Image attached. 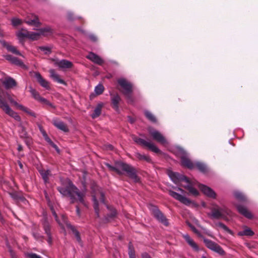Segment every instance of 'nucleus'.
<instances>
[{
  "instance_id": "nucleus-38",
  "label": "nucleus",
  "mask_w": 258,
  "mask_h": 258,
  "mask_svg": "<svg viewBox=\"0 0 258 258\" xmlns=\"http://www.w3.org/2000/svg\"><path fill=\"white\" fill-rule=\"evenodd\" d=\"M197 168L201 171L205 172L207 171V168L206 165L201 162H197L196 164Z\"/></svg>"
},
{
  "instance_id": "nucleus-63",
  "label": "nucleus",
  "mask_w": 258,
  "mask_h": 258,
  "mask_svg": "<svg viewBox=\"0 0 258 258\" xmlns=\"http://www.w3.org/2000/svg\"><path fill=\"white\" fill-rule=\"evenodd\" d=\"M177 190L180 191L181 192L183 193L184 192V190L182 189L181 188L178 187L177 188Z\"/></svg>"
},
{
  "instance_id": "nucleus-42",
  "label": "nucleus",
  "mask_w": 258,
  "mask_h": 258,
  "mask_svg": "<svg viewBox=\"0 0 258 258\" xmlns=\"http://www.w3.org/2000/svg\"><path fill=\"white\" fill-rule=\"evenodd\" d=\"M234 196L235 198H236L237 200L241 201H246V198L245 196L242 194L241 192H235L234 193Z\"/></svg>"
},
{
  "instance_id": "nucleus-29",
  "label": "nucleus",
  "mask_w": 258,
  "mask_h": 258,
  "mask_svg": "<svg viewBox=\"0 0 258 258\" xmlns=\"http://www.w3.org/2000/svg\"><path fill=\"white\" fill-rule=\"evenodd\" d=\"M39 172L44 180L45 183L48 182V176L50 175V171L48 170H45L44 169L39 171Z\"/></svg>"
},
{
  "instance_id": "nucleus-6",
  "label": "nucleus",
  "mask_w": 258,
  "mask_h": 258,
  "mask_svg": "<svg viewBox=\"0 0 258 258\" xmlns=\"http://www.w3.org/2000/svg\"><path fill=\"white\" fill-rule=\"evenodd\" d=\"M117 82L123 89V94L126 96L128 102H132V93L133 92V86L132 84L123 78L118 79Z\"/></svg>"
},
{
  "instance_id": "nucleus-47",
  "label": "nucleus",
  "mask_w": 258,
  "mask_h": 258,
  "mask_svg": "<svg viewBox=\"0 0 258 258\" xmlns=\"http://www.w3.org/2000/svg\"><path fill=\"white\" fill-rule=\"evenodd\" d=\"M187 225L195 233L197 234L199 236L202 237L201 233L193 225L189 223H187Z\"/></svg>"
},
{
  "instance_id": "nucleus-17",
  "label": "nucleus",
  "mask_w": 258,
  "mask_h": 258,
  "mask_svg": "<svg viewBox=\"0 0 258 258\" xmlns=\"http://www.w3.org/2000/svg\"><path fill=\"white\" fill-rule=\"evenodd\" d=\"M51 211L53 215L54 216L55 220L57 221V222L62 227H63L64 225H66L67 226L69 227L70 228V226H71L70 224L68 223L67 217L64 215H61V221H60L58 218L57 214H56L55 212L54 211V210L51 208Z\"/></svg>"
},
{
  "instance_id": "nucleus-62",
  "label": "nucleus",
  "mask_w": 258,
  "mask_h": 258,
  "mask_svg": "<svg viewBox=\"0 0 258 258\" xmlns=\"http://www.w3.org/2000/svg\"><path fill=\"white\" fill-rule=\"evenodd\" d=\"M18 150L20 151L22 150V146L21 145H19L18 147Z\"/></svg>"
},
{
  "instance_id": "nucleus-32",
  "label": "nucleus",
  "mask_w": 258,
  "mask_h": 258,
  "mask_svg": "<svg viewBox=\"0 0 258 258\" xmlns=\"http://www.w3.org/2000/svg\"><path fill=\"white\" fill-rule=\"evenodd\" d=\"M18 38L20 39H23L25 38H28L29 31L26 30H22L17 33Z\"/></svg>"
},
{
  "instance_id": "nucleus-35",
  "label": "nucleus",
  "mask_w": 258,
  "mask_h": 258,
  "mask_svg": "<svg viewBox=\"0 0 258 258\" xmlns=\"http://www.w3.org/2000/svg\"><path fill=\"white\" fill-rule=\"evenodd\" d=\"M18 109L24 111V112H25L26 113H27V114H28L29 115L33 116V117H36L35 114L34 112H33L29 108L24 106L23 105H22L21 104V105L19 106Z\"/></svg>"
},
{
  "instance_id": "nucleus-59",
  "label": "nucleus",
  "mask_w": 258,
  "mask_h": 258,
  "mask_svg": "<svg viewBox=\"0 0 258 258\" xmlns=\"http://www.w3.org/2000/svg\"><path fill=\"white\" fill-rule=\"evenodd\" d=\"M34 236L35 237V238L37 239H38L39 238V236L38 234H34Z\"/></svg>"
},
{
  "instance_id": "nucleus-58",
  "label": "nucleus",
  "mask_w": 258,
  "mask_h": 258,
  "mask_svg": "<svg viewBox=\"0 0 258 258\" xmlns=\"http://www.w3.org/2000/svg\"><path fill=\"white\" fill-rule=\"evenodd\" d=\"M76 212H77V215L79 216H80L81 212H80V209H79V207L78 206L76 207Z\"/></svg>"
},
{
  "instance_id": "nucleus-26",
  "label": "nucleus",
  "mask_w": 258,
  "mask_h": 258,
  "mask_svg": "<svg viewBox=\"0 0 258 258\" xmlns=\"http://www.w3.org/2000/svg\"><path fill=\"white\" fill-rule=\"evenodd\" d=\"M26 23L29 25L36 27H38L40 24L38 17L35 15H32L31 18L28 17L27 20H26Z\"/></svg>"
},
{
  "instance_id": "nucleus-52",
  "label": "nucleus",
  "mask_w": 258,
  "mask_h": 258,
  "mask_svg": "<svg viewBox=\"0 0 258 258\" xmlns=\"http://www.w3.org/2000/svg\"><path fill=\"white\" fill-rule=\"evenodd\" d=\"M15 57L11 55H6L5 56V58L7 60L10 61V62H11L12 63L13 62L14 58H15Z\"/></svg>"
},
{
  "instance_id": "nucleus-44",
  "label": "nucleus",
  "mask_w": 258,
  "mask_h": 258,
  "mask_svg": "<svg viewBox=\"0 0 258 258\" xmlns=\"http://www.w3.org/2000/svg\"><path fill=\"white\" fill-rule=\"evenodd\" d=\"M7 48L9 51H10L15 54L21 55V54L20 53V52L19 51H18L17 50L16 48L15 47H14L13 46L8 45L7 46Z\"/></svg>"
},
{
  "instance_id": "nucleus-40",
  "label": "nucleus",
  "mask_w": 258,
  "mask_h": 258,
  "mask_svg": "<svg viewBox=\"0 0 258 258\" xmlns=\"http://www.w3.org/2000/svg\"><path fill=\"white\" fill-rule=\"evenodd\" d=\"M6 97L9 100V101L13 104L14 105H15L17 108H19V106L21 105V104L18 103L16 101H15L14 99L12 98V96L7 93L6 94Z\"/></svg>"
},
{
  "instance_id": "nucleus-24",
  "label": "nucleus",
  "mask_w": 258,
  "mask_h": 258,
  "mask_svg": "<svg viewBox=\"0 0 258 258\" xmlns=\"http://www.w3.org/2000/svg\"><path fill=\"white\" fill-rule=\"evenodd\" d=\"M43 225L45 232L47 236H48L47 242L49 244H50L52 242V238L51 236L50 225L48 222L45 219L44 220L43 223Z\"/></svg>"
},
{
  "instance_id": "nucleus-25",
  "label": "nucleus",
  "mask_w": 258,
  "mask_h": 258,
  "mask_svg": "<svg viewBox=\"0 0 258 258\" xmlns=\"http://www.w3.org/2000/svg\"><path fill=\"white\" fill-rule=\"evenodd\" d=\"M50 73V77L55 82H57L58 83L63 84L64 85H66V83L62 79L59 78V76L58 74H57L55 71L53 69H50L49 71Z\"/></svg>"
},
{
  "instance_id": "nucleus-11",
  "label": "nucleus",
  "mask_w": 258,
  "mask_h": 258,
  "mask_svg": "<svg viewBox=\"0 0 258 258\" xmlns=\"http://www.w3.org/2000/svg\"><path fill=\"white\" fill-rule=\"evenodd\" d=\"M51 29L49 27H46L39 29L37 32H29L28 38L32 40L38 39L41 35H46L51 33Z\"/></svg>"
},
{
  "instance_id": "nucleus-54",
  "label": "nucleus",
  "mask_w": 258,
  "mask_h": 258,
  "mask_svg": "<svg viewBox=\"0 0 258 258\" xmlns=\"http://www.w3.org/2000/svg\"><path fill=\"white\" fill-rule=\"evenodd\" d=\"M195 223L197 224V225L199 227L201 228V229H202L204 231V232H205L206 233L208 234V232H207V230H206L205 228H204L203 227H202L201 225H200L199 224V221H198L197 220H195Z\"/></svg>"
},
{
  "instance_id": "nucleus-12",
  "label": "nucleus",
  "mask_w": 258,
  "mask_h": 258,
  "mask_svg": "<svg viewBox=\"0 0 258 258\" xmlns=\"http://www.w3.org/2000/svg\"><path fill=\"white\" fill-rule=\"evenodd\" d=\"M204 242L206 246L209 249L217 252L221 255L224 254L225 252L223 249L220 245L215 242L206 238L204 239Z\"/></svg>"
},
{
  "instance_id": "nucleus-61",
  "label": "nucleus",
  "mask_w": 258,
  "mask_h": 258,
  "mask_svg": "<svg viewBox=\"0 0 258 258\" xmlns=\"http://www.w3.org/2000/svg\"><path fill=\"white\" fill-rule=\"evenodd\" d=\"M10 252H11L12 258H16V257L15 256V255H14V254L13 253V252L11 250L10 251Z\"/></svg>"
},
{
  "instance_id": "nucleus-9",
  "label": "nucleus",
  "mask_w": 258,
  "mask_h": 258,
  "mask_svg": "<svg viewBox=\"0 0 258 258\" xmlns=\"http://www.w3.org/2000/svg\"><path fill=\"white\" fill-rule=\"evenodd\" d=\"M132 139L137 144L147 147L150 150L155 153H159L160 152V150L158 147L151 142L146 141L136 136H133Z\"/></svg>"
},
{
  "instance_id": "nucleus-5",
  "label": "nucleus",
  "mask_w": 258,
  "mask_h": 258,
  "mask_svg": "<svg viewBox=\"0 0 258 258\" xmlns=\"http://www.w3.org/2000/svg\"><path fill=\"white\" fill-rule=\"evenodd\" d=\"M211 210V213L209 214V216L212 219H225L230 213V211L225 206L220 207L217 205H213Z\"/></svg>"
},
{
  "instance_id": "nucleus-51",
  "label": "nucleus",
  "mask_w": 258,
  "mask_h": 258,
  "mask_svg": "<svg viewBox=\"0 0 258 258\" xmlns=\"http://www.w3.org/2000/svg\"><path fill=\"white\" fill-rule=\"evenodd\" d=\"M28 256L29 258H42L37 254L33 253L28 254Z\"/></svg>"
},
{
  "instance_id": "nucleus-48",
  "label": "nucleus",
  "mask_w": 258,
  "mask_h": 258,
  "mask_svg": "<svg viewBox=\"0 0 258 258\" xmlns=\"http://www.w3.org/2000/svg\"><path fill=\"white\" fill-rule=\"evenodd\" d=\"M12 63L16 65L19 66H24V64H23L22 61H21L20 60H19L16 57H15Z\"/></svg>"
},
{
  "instance_id": "nucleus-56",
  "label": "nucleus",
  "mask_w": 258,
  "mask_h": 258,
  "mask_svg": "<svg viewBox=\"0 0 258 258\" xmlns=\"http://www.w3.org/2000/svg\"><path fill=\"white\" fill-rule=\"evenodd\" d=\"M46 105L48 106L53 109L55 108V106L49 101Z\"/></svg>"
},
{
  "instance_id": "nucleus-27",
  "label": "nucleus",
  "mask_w": 258,
  "mask_h": 258,
  "mask_svg": "<svg viewBox=\"0 0 258 258\" xmlns=\"http://www.w3.org/2000/svg\"><path fill=\"white\" fill-rule=\"evenodd\" d=\"M102 107V103H99L97 104L96 107L95 108L94 110L93 113L91 114V117L93 118H95L100 115Z\"/></svg>"
},
{
  "instance_id": "nucleus-13",
  "label": "nucleus",
  "mask_w": 258,
  "mask_h": 258,
  "mask_svg": "<svg viewBox=\"0 0 258 258\" xmlns=\"http://www.w3.org/2000/svg\"><path fill=\"white\" fill-rule=\"evenodd\" d=\"M148 131L149 134L154 140L162 144H164L166 143V139L159 132L151 128H149Z\"/></svg>"
},
{
  "instance_id": "nucleus-60",
  "label": "nucleus",
  "mask_w": 258,
  "mask_h": 258,
  "mask_svg": "<svg viewBox=\"0 0 258 258\" xmlns=\"http://www.w3.org/2000/svg\"><path fill=\"white\" fill-rule=\"evenodd\" d=\"M72 16H73L72 14H71V13L69 14H68L69 19H70V20H72Z\"/></svg>"
},
{
  "instance_id": "nucleus-45",
  "label": "nucleus",
  "mask_w": 258,
  "mask_h": 258,
  "mask_svg": "<svg viewBox=\"0 0 258 258\" xmlns=\"http://www.w3.org/2000/svg\"><path fill=\"white\" fill-rule=\"evenodd\" d=\"M128 255L130 258H136L133 247L131 245L128 246Z\"/></svg>"
},
{
  "instance_id": "nucleus-33",
  "label": "nucleus",
  "mask_w": 258,
  "mask_h": 258,
  "mask_svg": "<svg viewBox=\"0 0 258 258\" xmlns=\"http://www.w3.org/2000/svg\"><path fill=\"white\" fill-rule=\"evenodd\" d=\"M136 157L140 160H145L148 162H151L150 157L144 154H141L140 153L137 152L135 154Z\"/></svg>"
},
{
  "instance_id": "nucleus-18",
  "label": "nucleus",
  "mask_w": 258,
  "mask_h": 258,
  "mask_svg": "<svg viewBox=\"0 0 258 258\" xmlns=\"http://www.w3.org/2000/svg\"><path fill=\"white\" fill-rule=\"evenodd\" d=\"M87 58L99 65H102L104 62V60L99 55L93 52H90L87 56Z\"/></svg>"
},
{
  "instance_id": "nucleus-21",
  "label": "nucleus",
  "mask_w": 258,
  "mask_h": 258,
  "mask_svg": "<svg viewBox=\"0 0 258 258\" xmlns=\"http://www.w3.org/2000/svg\"><path fill=\"white\" fill-rule=\"evenodd\" d=\"M3 84L5 87L8 89L15 87L17 85V83L15 80L11 77H6L3 81Z\"/></svg>"
},
{
  "instance_id": "nucleus-28",
  "label": "nucleus",
  "mask_w": 258,
  "mask_h": 258,
  "mask_svg": "<svg viewBox=\"0 0 258 258\" xmlns=\"http://www.w3.org/2000/svg\"><path fill=\"white\" fill-rule=\"evenodd\" d=\"M121 99L119 96L117 94L112 96L111 102L113 104V107L117 110L118 108V103L120 102Z\"/></svg>"
},
{
  "instance_id": "nucleus-64",
  "label": "nucleus",
  "mask_w": 258,
  "mask_h": 258,
  "mask_svg": "<svg viewBox=\"0 0 258 258\" xmlns=\"http://www.w3.org/2000/svg\"><path fill=\"white\" fill-rule=\"evenodd\" d=\"M128 118L131 123H133L134 122V120L133 119L131 118V117H129Z\"/></svg>"
},
{
  "instance_id": "nucleus-46",
  "label": "nucleus",
  "mask_w": 258,
  "mask_h": 258,
  "mask_svg": "<svg viewBox=\"0 0 258 258\" xmlns=\"http://www.w3.org/2000/svg\"><path fill=\"white\" fill-rule=\"evenodd\" d=\"M12 24L14 26H17L20 25L22 23V21L20 19L14 18L11 20Z\"/></svg>"
},
{
  "instance_id": "nucleus-22",
  "label": "nucleus",
  "mask_w": 258,
  "mask_h": 258,
  "mask_svg": "<svg viewBox=\"0 0 258 258\" xmlns=\"http://www.w3.org/2000/svg\"><path fill=\"white\" fill-rule=\"evenodd\" d=\"M237 210L242 215L248 219H251L253 217L252 214L247 210V209L242 205H237L236 206Z\"/></svg>"
},
{
  "instance_id": "nucleus-57",
  "label": "nucleus",
  "mask_w": 258,
  "mask_h": 258,
  "mask_svg": "<svg viewBox=\"0 0 258 258\" xmlns=\"http://www.w3.org/2000/svg\"><path fill=\"white\" fill-rule=\"evenodd\" d=\"M106 149L109 150H112L113 147L111 145H107L106 146Z\"/></svg>"
},
{
  "instance_id": "nucleus-39",
  "label": "nucleus",
  "mask_w": 258,
  "mask_h": 258,
  "mask_svg": "<svg viewBox=\"0 0 258 258\" xmlns=\"http://www.w3.org/2000/svg\"><path fill=\"white\" fill-rule=\"evenodd\" d=\"M145 114L146 116V117L151 121L153 122H156V118L154 116V115L150 112L148 111H146L145 112Z\"/></svg>"
},
{
  "instance_id": "nucleus-7",
  "label": "nucleus",
  "mask_w": 258,
  "mask_h": 258,
  "mask_svg": "<svg viewBox=\"0 0 258 258\" xmlns=\"http://www.w3.org/2000/svg\"><path fill=\"white\" fill-rule=\"evenodd\" d=\"M175 154L181 158V164L189 169L194 167V165L187 158V154L185 151L181 148H177L175 151Z\"/></svg>"
},
{
  "instance_id": "nucleus-36",
  "label": "nucleus",
  "mask_w": 258,
  "mask_h": 258,
  "mask_svg": "<svg viewBox=\"0 0 258 258\" xmlns=\"http://www.w3.org/2000/svg\"><path fill=\"white\" fill-rule=\"evenodd\" d=\"M215 225L216 226H218L219 227H220L221 228L223 229L224 231L227 232L228 233L230 234H232V231L229 229L225 224L221 222H218L215 224Z\"/></svg>"
},
{
  "instance_id": "nucleus-1",
  "label": "nucleus",
  "mask_w": 258,
  "mask_h": 258,
  "mask_svg": "<svg viewBox=\"0 0 258 258\" xmlns=\"http://www.w3.org/2000/svg\"><path fill=\"white\" fill-rule=\"evenodd\" d=\"M57 189L62 195L69 197L72 203L79 202L87 206L84 200L85 194L80 192L72 183H70L67 188L58 187Z\"/></svg>"
},
{
  "instance_id": "nucleus-34",
  "label": "nucleus",
  "mask_w": 258,
  "mask_h": 258,
  "mask_svg": "<svg viewBox=\"0 0 258 258\" xmlns=\"http://www.w3.org/2000/svg\"><path fill=\"white\" fill-rule=\"evenodd\" d=\"M70 229L72 230V232L74 234L77 242L81 244L82 241L79 232L73 226H70Z\"/></svg>"
},
{
  "instance_id": "nucleus-37",
  "label": "nucleus",
  "mask_w": 258,
  "mask_h": 258,
  "mask_svg": "<svg viewBox=\"0 0 258 258\" xmlns=\"http://www.w3.org/2000/svg\"><path fill=\"white\" fill-rule=\"evenodd\" d=\"M104 90L103 86L99 84L95 87L94 91L97 95H100L103 92Z\"/></svg>"
},
{
  "instance_id": "nucleus-3",
  "label": "nucleus",
  "mask_w": 258,
  "mask_h": 258,
  "mask_svg": "<svg viewBox=\"0 0 258 258\" xmlns=\"http://www.w3.org/2000/svg\"><path fill=\"white\" fill-rule=\"evenodd\" d=\"M0 108L7 114L13 117L15 120L19 122V126L22 129V132L20 133V136L21 137H25L26 136V132L22 125L20 116L17 112H15L11 109L6 101L5 97L1 95H0Z\"/></svg>"
},
{
  "instance_id": "nucleus-55",
  "label": "nucleus",
  "mask_w": 258,
  "mask_h": 258,
  "mask_svg": "<svg viewBox=\"0 0 258 258\" xmlns=\"http://www.w3.org/2000/svg\"><path fill=\"white\" fill-rule=\"evenodd\" d=\"M142 258H152L147 253H144L142 254Z\"/></svg>"
},
{
  "instance_id": "nucleus-53",
  "label": "nucleus",
  "mask_w": 258,
  "mask_h": 258,
  "mask_svg": "<svg viewBox=\"0 0 258 258\" xmlns=\"http://www.w3.org/2000/svg\"><path fill=\"white\" fill-rule=\"evenodd\" d=\"M89 38L93 42H96L97 40V37L93 34L90 35Z\"/></svg>"
},
{
  "instance_id": "nucleus-49",
  "label": "nucleus",
  "mask_w": 258,
  "mask_h": 258,
  "mask_svg": "<svg viewBox=\"0 0 258 258\" xmlns=\"http://www.w3.org/2000/svg\"><path fill=\"white\" fill-rule=\"evenodd\" d=\"M39 49L44 51L45 54L49 53L50 52V49L47 47L41 46L39 47Z\"/></svg>"
},
{
  "instance_id": "nucleus-19",
  "label": "nucleus",
  "mask_w": 258,
  "mask_h": 258,
  "mask_svg": "<svg viewBox=\"0 0 258 258\" xmlns=\"http://www.w3.org/2000/svg\"><path fill=\"white\" fill-rule=\"evenodd\" d=\"M34 74L35 78L40 85L46 89H49L50 87L48 82L43 79L39 73L35 72Z\"/></svg>"
},
{
  "instance_id": "nucleus-20",
  "label": "nucleus",
  "mask_w": 258,
  "mask_h": 258,
  "mask_svg": "<svg viewBox=\"0 0 258 258\" xmlns=\"http://www.w3.org/2000/svg\"><path fill=\"white\" fill-rule=\"evenodd\" d=\"M182 237L184 238L188 244L195 251H199V248L197 244L194 240L187 234H183Z\"/></svg>"
},
{
  "instance_id": "nucleus-14",
  "label": "nucleus",
  "mask_w": 258,
  "mask_h": 258,
  "mask_svg": "<svg viewBox=\"0 0 258 258\" xmlns=\"http://www.w3.org/2000/svg\"><path fill=\"white\" fill-rule=\"evenodd\" d=\"M169 194L173 198L185 205H188L191 203V201L188 199L175 191H169Z\"/></svg>"
},
{
  "instance_id": "nucleus-30",
  "label": "nucleus",
  "mask_w": 258,
  "mask_h": 258,
  "mask_svg": "<svg viewBox=\"0 0 258 258\" xmlns=\"http://www.w3.org/2000/svg\"><path fill=\"white\" fill-rule=\"evenodd\" d=\"M254 234V232L249 228L245 227L243 231H239L238 233L239 236H252Z\"/></svg>"
},
{
  "instance_id": "nucleus-23",
  "label": "nucleus",
  "mask_w": 258,
  "mask_h": 258,
  "mask_svg": "<svg viewBox=\"0 0 258 258\" xmlns=\"http://www.w3.org/2000/svg\"><path fill=\"white\" fill-rule=\"evenodd\" d=\"M55 64L61 69H69L71 68L73 66L72 62L66 59L57 61Z\"/></svg>"
},
{
  "instance_id": "nucleus-15",
  "label": "nucleus",
  "mask_w": 258,
  "mask_h": 258,
  "mask_svg": "<svg viewBox=\"0 0 258 258\" xmlns=\"http://www.w3.org/2000/svg\"><path fill=\"white\" fill-rule=\"evenodd\" d=\"M198 186L201 191L207 196L214 199L216 198V193L210 187L202 184H199Z\"/></svg>"
},
{
  "instance_id": "nucleus-43",
  "label": "nucleus",
  "mask_w": 258,
  "mask_h": 258,
  "mask_svg": "<svg viewBox=\"0 0 258 258\" xmlns=\"http://www.w3.org/2000/svg\"><path fill=\"white\" fill-rule=\"evenodd\" d=\"M30 92L31 95H32V96L33 97V98L35 100L38 101V100L39 99V98L40 97V95L39 94V93L37 92L34 89L32 88V87L30 88Z\"/></svg>"
},
{
  "instance_id": "nucleus-4",
  "label": "nucleus",
  "mask_w": 258,
  "mask_h": 258,
  "mask_svg": "<svg viewBox=\"0 0 258 258\" xmlns=\"http://www.w3.org/2000/svg\"><path fill=\"white\" fill-rule=\"evenodd\" d=\"M171 179L175 183L179 181H184L186 184L183 187L186 188L189 192L194 196H197L199 195L198 191L193 187V184L189 180V179L185 176L180 175L177 172H170L168 173Z\"/></svg>"
},
{
  "instance_id": "nucleus-41",
  "label": "nucleus",
  "mask_w": 258,
  "mask_h": 258,
  "mask_svg": "<svg viewBox=\"0 0 258 258\" xmlns=\"http://www.w3.org/2000/svg\"><path fill=\"white\" fill-rule=\"evenodd\" d=\"M106 207L110 212V213L108 215V218H114L116 215V210L114 208H113L111 207H109L108 205H106Z\"/></svg>"
},
{
  "instance_id": "nucleus-10",
  "label": "nucleus",
  "mask_w": 258,
  "mask_h": 258,
  "mask_svg": "<svg viewBox=\"0 0 258 258\" xmlns=\"http://www.w3.org/2000/svg\"><path fill=\"white\" fill-rule=\"evenodd\" d=\"M104 203V194L102 191L98 189L94 195H93V201L94 202V208L96 215L99 216L98 201Z\"/></svg>"
},
{
  "instance_id": "nucleus-50",
  "label": "nucleus",
  "mask_w": 258,
  "mask_h": 258,
  "mask_svg": "<svg viewBox=\"0 0 258 258\" xmlns=\"http://www.w3.org/2000/svg\"><path fill=\"white\" fill-rule=\"evenodd\" d=\"M38 101L40 102V103L44 105H46L48 102V100L40 96L39 99L38 100Z\"/></svg>"
},
{
  "instance_id": "nucleus-16",
  "label": "nucleus",
  "mask_w": 258,
  "mask_h": 258,
  "mask_svg": "<svg viewBox=\"0 0 258 258\" xmlns=\"http://www.w3.org/2000/svg\"><path fill=\"white\" fill-rule=\"evenodd\" d=\"M52 122V124L58 130H61L63 132H69V129L67 125L63 121L57 119H53Z\"/></svg>"
},
{
  "instance_id": "nucleus-8",
  "label": "nucleus",
  "mask_w": 258,
  "mask_h": 258,
  "mask_svg": "<svg viewBox=\"0 0 258 258\" xmlns=\"http://www.w3.org/2000/svg\"><path fill=\"white\" fill-rule=\"evenodd\" d=\"M150 210L153 216L160 223L166 226L169 225L167 219L164 216L163 214L158 209V208L154 206H151Z\"/></svg>"
},
{
  "instance_id": "nucleus-2",
  "label": "nucleus",
  "mask_w": 258,
  "mask_h": 258,
  "mask_svg": "<svg viewBox=\"0 0 258 258\" xmlns=\"http://www.w3.org/2000/svg\"><path fill=\"white\" fill-rule=\"evenodd\" d=\"M106 165L111 171H114L119 174H122L123 172H125L128 176L136 182L139 181V178L136 174L135 168L127 164L122 162H116L114 166H111L109 164H107Z\"/></svg>"
},
{
  "instance_id": "nucleus-31",
  "label": "nucleus",
  "mask_w": 258,
  "mask_h": 258,
  "mask_svg": "<svg viewBox=\"0 0 258 258\" xmlns=\"http://www.w3.org/2000/svg\"><path fill=\"white\" fill-rule=\"evenodd\" d=\"M42 136L44 137L45 141L50 145L53 148H54L57 151H58V149L57 146L54 144L51 139L48 137L46 132L42 133Z\"/></svg>"
}]
</instances>
